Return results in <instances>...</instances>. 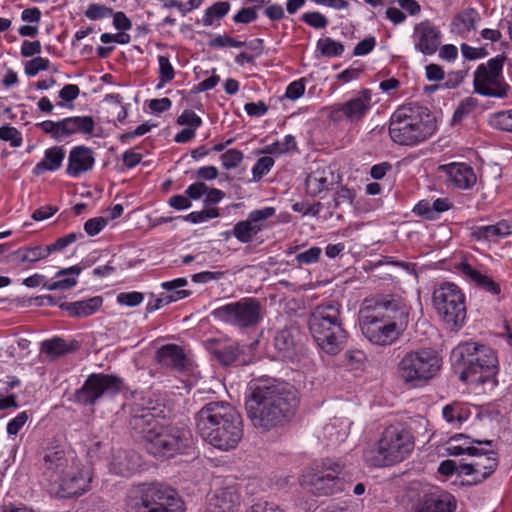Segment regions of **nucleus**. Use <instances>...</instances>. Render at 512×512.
<instances>
[{"mask_svg": "<svg viewBox=\"0 0 512 512\" xmlns=\"http://www.w3.org/2000/svg\"><path fill=\"white\" fill-rule=\"evenodd\" d=\"M106 224L107 220L103 217L91 218L84 223V230L89 236H95L102 231Z\"/></svg>", "mask_w": 512, "mask_h": 512, "instance_id": "338daca9", "label": "nucleus"}, {"mask_svg": "<svg viewBox=\"0 0 512 512\" xmlns=\"http://www.w3.org/2000/svg\"><path fill=\"white\" fill-rule=\"evenodd\" d=\"M187 284V279L183 277L161 283V287L166 291L164 294L169 304L187 298L191 295V291L181 289Z\"/></svg>", "mask_w": 512, "mask_h": 512, "instance_id": "58836bf2", "label": "nucleus"}, {"mask_svg": "<svg viewBox=\"0 0 512 512\" xmlns=\"http://www.w3.org/2000/svg\"><path fill=\"white\" fill-rule=\"evenodd\" d=\"M372 92L362 89L343 103L333 104L326 108L328 118L334 123H346L357 126L372 109Z\"/></svg>", "mask_w": 512, "mask_h": 512, "instance_id": "2eb2a0df", "label": "nucleus"}, {"mask_svg": "<svg viewBox=\"0 0 512 512\" xmlns=\"http://www.w3.org/2000/svg\"><path fill=\"white\" fill-rule=\"evenodd\" d=\"M452 358L463 362L460 380L471 384H485L497 374L495 352L485 345L465 343L452 351Z\"/></svg>", "mask_w": 512, "mask_h": 512, "instance_id": "6e6552de", "label": "nucleus"}, {"mask_svg": "<svg viewBox=\"0 0 512 512\" xmlns=\"http://www.w3.org/2000/svg\"><path fill=\"white\" fill-rule=\"evenodd\" d=\"M92 476L72 453L56 446L45 449L40 463V482L59 499L80 496L90 486Z\"/></svg>", "mask_w": 512, "mask_h": 512, "instance_id": "7ed1b4c3", "label": "nucleus"}, {"mask_svg": "<svg viewBox=\"0 0 512 512\" xmlns=\"http://www.w3.org/2000/svg\"><path fill=\"white\" fill-rule=\"evenodd\" d=\"M246 43L243 41H239L233 37L227 35H217L213 39L209 41V46L211 48H225V47H234L239 48L245 46Z\"/></svg>", "mask_w": 512, "mask_h": 512, "instance_id": "13d9d810", "label": "nucleus"}, {"mask_svg": "<svg viewBox=\"0 0 512 512\" xmlns=\"http://www.w3.org/2000/svg\"><path fill=\"white\" fill-rule=\"evenodd\" d=\"M65 158V151L60 146L48 148L44 152V158L33 168V174L40 176L47 171H57L61 168Z\"/></svg>", "mask_w": 512, "mask_h": 512, "instance_id": "f704fd0d", "label": "nucleus"}, {"mask_svg": "<svg viewBox=\"0 0 512 512\" xmlns=\"http://www.w3.org/2000/svg\"><path fill=\"white\" fill-rule=\"evenodd\" d=\"M275 213L276 209L274 207H264L251 211L247 219L258 232H261L266 227V220L274 216Z\"/></svg>", "mask_w": 512, "mask_h": 512, "instance_id": "37998d69", "label": "nucleus"}, {"mask_svg": "<svg viewBox=\"0 0 512 512\" xmlns=\"http://www.w3.org/2000/svg\"><path fill=\"white\" fill-rule=\"evenodd\" d=\"M122 380L114 375L103 373L90 374L84 384L75 392V402L80 405H94L104 395L120 392Z\"/></svg>", "mask_w": 512, "mask_h": 512, "instance_id": "dca6fc26", "label": "nucleus"}, {"mask_svg": "<svg viewBox=\"0 0 512 512\" xmlns=\"http://www.w3.org/2000/svg\"><path fill=\"white\" fill-rule=\"evenodd\" d=\"M83 234L81 232H72L63 237L58 238L54 243L47 245L49 248V254L53 252H59L65 249L70 244L74 243L76 240L83 238Z\"/></svg>", "mask_w": 512, "mask_h": 512, "instance_id": "864d4df0", "label": "nucleus"}, {"mask_svg": "<svg viewBox=\"0 0 512 512\" xmlns=\"http://www.w3.org/2000/svg\"><path fill=\"white\" fill-rule=\"evenodd\" d=\"M472 415L471 407L462 402L454 401L442 409L445 421L454 428H460Z\"/></svg>", "mask_w": 512, "mask_h": 512, "instance_id": "c9c22d12", "label": "nucleus"}, {"mask_svg": "<svg viewBox=\"0 0 512 512\" xmlns=\"http://www.w3.org/2000/svg\"><path fill=\"white\" fill-rule=\"evenodd\" d=\"M437 173L449 185L461 190L471 189L477 181L474 169L463 162H451L439 165Z\"/></svg>", "mask_w": 512, "mask_h": 512, "instance_id": "aec40b11", "label": "nucleus"}, {"mask_svg": "<svg viewBox=\"0 0 512 512\" xmlns=\"http://www.w3.org/2000/svg\"><path fill=\"white\" fill-rule=\"evenodd\" d=\"M302 21L315 29H324L328 25V19L317 11L304 13Z\"/></svg>", "mask_w": 512, "mask_h": 512, "instance_id": "052dcab7", "label": "nucleus"}, {"mask_svg": "<svg viewBox=\"0 0 512 512\" xmlns=\"http://www.w3.org/2000/svg\"><path fill=\"white\" fill-rule=\"evenodd\" d=\"M435 132L434 117L422 106H401L391 115L389 135L396 144L416 146L429 139Z\"/></svg>", "mask_w": 512, "mask_h": 512, "instance_id": "39448f33", "label": "nucleus"}, {"mask_svg": "<svg viewBox=\"0 0 512 512\" xmlns=\"http://www.w3.org/2000/svg\"><path fill=\"white\" fill-rule=\"evenodd\" d=\"M28 420V414L26 411L18 413L13 419L7 424V433L9 436H16L18 432L23 428Z\"/></svg>", "mask_w": 512, "mask_h": 512, "instance_id": "69168bd1", "label": "nucleus"}, {"mask_svg": "<svg viewBox=\"0 0 512 512\" xmlns=\"http://www.w3.org/2000/svg\"><path fill=\"white\" fill-rule=\"evenodd\" d=\"M162 414L160 406L136 405L132 410L130 427L154 456L170 458L185 453L192 445L191 432L185 427L162 424Z\"/></svg>", "mask_w": 512, "mask_h": 512, "instance_id": "f03ea898", "label": "nucleus"}, {"mask_svg": "<svg viewBox=\"0 0 512 512\" xmlns=\"http://www.w3.org/2000/svg\"><path fill=\"white\" fill-rule=\"evenodd\" d=\"M177 123L179 125L188 126L187 128L196 130L198 127L202 125V120L194 111L186 109L177 118Z\"/></svg>", "mask_w": 512, "mask_h": 512, "instance_id": "e2e57ef3", "label": "nucleus"}, {"mask_svg": "<svg viewBox=\"0 0 512 512\" xmlns=\"http://www.w3.org/2000/svg\"><path fill=\"white\" fill-rule=\"evenodd\" d=\"M158 64H159V85L158 87H161L162 85L172 81L175 77V71L170 63V60L167 56L159 55L158 56Z\"/></svg>", "mask_w": 512, "mask_h": 512, "instance_id": "09e8293b", "label": "nucleus"}, {"mask_svg": "<svg viewBox=\"0 0 512 512\" xmlns=\"http://www.w3.org/2000/svg\"><path fill=\"white\" fill-rule=\"evenodd\" d=\"M412 40L417 52L433 55L441 45L442 33L438 26L425 20L415 25Z\"/></svg>", "mask_w": 512, "mask_h": 512, "instance_id": "412c9836", "label": "nucleus"}, {"mask_svg": "<svg viewBox=\"0 0 512 512\" xmlns=\"http://www.w3.org/2000/svg\"><path fill=\"white\" fill-rule=\"evenodd\" d=\"M258 17L256 9L253 7L242 8L237 14L233 16L235 23L248 24L255 21Z\"/></svg>", "mask_w": 512, "mask_h": 512, "instance_id": "774afa93", "label": "nucleus"}, {"mask_svg": "<svg viewBox=\"0 0 512 512\" xmlns=\"http://www.w3.org/2000/svg\"><path fill=\"white\" fill-rule=\"evenodd\" d=\"M453 497L445 492H433L425 495L419 502L416 512H454Z\"/></svg>", "mask_w": 512, "mask_h": 512, "instance_id": "cd10ccee", "label": "nucleus"}, {"mask_svg": "<svg viewBox=\"0 0 512 512\" xmlns=\"http://www.w3.org/2000/svg\"><path fill=\"white\" fill-rule=\"evenodd\" d=\"M342 465L332 459H324L320 463H314L301 475L299 482L302 487L311 493L328 496L343 490L342 480L339 474Z\"/></svg>", "mask_w": 512, "mask_h": 512, "instance_id": "f8f14e48", "label": "nucleus"}, {"mask_svg": "<svg viewBox=\"0 0 512 512\" xmlns=\"http://www.w3.org/2000/svg\"><path fill=\"white\" fill-rule=\"evenodd\" d=\"M473 460L470 463L460 464V473L471 476L469 485H477L489 478L499 465L498 453L493 447L478 448V453L472 454Z\"/></svg>", "mask_w": 512, "mask_h": 512, "instance_id": "6ab92c4d", "label": "nucleus"}, {"mask_svg": "<svg viewBox=\"0 0 512 512\" xmlns=\"http://www.w3.org/2000/svg\"><path fill=\"white\" fill-rule=\"evenodd\" d=\"M0 140L8 142L12 148H19L23 143L22 133L10 124L0 126Z\"/></svg>", "mask_w": 512, "mask_h": 512, "instance_id": "a18cd8bd", "label": "nucleus"}, {"mask_svg": "<svg viewBox=\"0 0 512 512\" xmlns=\"http://www.w3.org/2000/svg\"><path fill=\"white\" fill-rule=\"evenodd\" d=\"M140 465V458L133 451L117 450L113 453L110 462V471L116 475L129 476L135 472Z\"/></svg>", "mask_w": 512, "mask_h": 512, "instance_id": "c85d7f7f", "label": "nucleus"}, {"mask_svg": "<svg viewBox=\"0 0 512 512\" xmlns=\"http://www.w3.org/2000/svg\"><path fill=\"white\" fill-rule=\"evenodd\" d=\"M81 268L78 265L71 266L69 268L61 269L56 273L58 280L50 282L47 285V290H68L76 286L77 276L81 273Z\"/></svg>", "mask_w": 512, "mask_h": 512, "instance_id": "4c0bfd02", "label": "nucleus"}, {"mask_svg": "<svg viewBox=\"0 0 512 512\" xmlns=\"http://www.w3.org/2000/svg\"><path fill=\"white\" fill-rule=\"evenodd\" d=\"M433 306L452 331H458L466 321L465 295L462 290L452 282L439 284L432 294Z\"/></svg>", "mask_w": 512, "mask_h": 512, "instance_id": "9b49d317", "label": "nucleus"}, {"mask_svg": "<svg viewBox=\"0 0 512 512\" xmlns=\"http://www.w3.org/2000/svg\"><path fill=\"white\" fill-rule=\"evenodd\" d=\"M245 399L247 416L261 432L283 426L297 407L296 393L285 383L271 379L251 381Z\"/></svg>", "mask_w": 512, "mask_h": 512, "instance_id": "f257e3e1", "label": "nucleus"}, {"mask_svg": "<svg viewBox=\"0 0 512 512\" xmlns=\"http://www.w3.org/2000/svg\"><path fill=\"white\" fill-rule=\"evenodd\" d=\"M49 66H50L49 59L43 58V57H35L26 63L25 73L28 76H35L40 71L47 70L49 68Z\"/></svg>", "mask_w": 512, "mask_h": 512, "instance_id": "680f3d73", "label": "nucleus"}, {"mask_svg": "<svg viewBox=\"0 0 512 512\" xmlns=\"http://www.w3.org/2000/svg\"><path fill=\"white\" fill-rule=\"evenodd\" d=\"M442 367L441 358L429 348L404 354L396 367L397 377L406 386L420 388L436 377Z\"/></svg>", "mask_w": 512, "mask_h": 512, "instance_id": "9d476101", "label": "nucleus"}, {"mask_svg": "<svg viewBox=\"0 0 512 512\" xmlns=\"http://www.w3.org/2000/svg\"><path fill=\"white\" fill-rule=\"evenodd\" d=\"M317 49L325 57H338L344 52V46L341 42L332 38H321L317 41Z\"/></svg>", "mask_w": 512, "mask_h": 512, "instance_id": "c03bdc74", "label": "nucleus"}, {"mask_svg": "<svg viewBox=\"0 0 512 512\" xmlns=\"http://www.w3.org/2000/svg\"><path fill=\"white\" fill-rule=\"evenodd\" d=\"M156 359L164 367L182 371L186 365V355L182 347L176 344H167L156 352Z\"/></svg>", "mask_w": 512, "mask_h": 512, "instance_id": "473e14b6", "label": "nucleus"}, {"mask_svg": "<svg viewBox=\"0 0 512 512\" xmlns=\"http://www.w3.org/2000/svg\"><path fill=\"white\" fill-rule=\"evenodd\" d=\"M210 315L217 321L241 329L257 326L262 320V305L257 298L244 297L211 311Z\"/></svg>", "mask_w": 512, "mask_h": 512, "instance_id": "4468645a", "label": "nucleus"}, {"mask_svg": "<svg viewBox=\"0 0 512 512\" xmlns=\"http://www.w3.org/2000/svg\"><path fill=\"white\" fill-rule=\"evenodd\" d=\"M103 298L94 296L85 300L64 303L61 308L66 310L70 316L85 318L95 314L102 306Z\"/></svg>", "mask_w": 512, "mask_h": 512, "instance_id": "72a5a7b5", "label": "nucleus"}, {"mask_svg": "<svg viewBox=\"0 0 512 512\" xmlns=\"http://www.w3.org/2000/svg\"><path fill=\"white\" fill-rule=\"evenodd\" d=\"M414 449L411 431L401 423L386 426L376 445L364 452V460L373 467H387L407 459Z\"/></svg>", "mask_w": 512, "mask_h": 512, "instance_id": "0eeeda50", "label": "nucleus"}, {"mask_svg": "<svg viewBox=\"0 0 512 512\" xmlns=\"http://www.w3.org/2000/svg\"><path fill=\"white\" fill-rule=\"evenodd\" d=\"M338 176L328 166H318L312 170L305 181L306 191L311 196H316L329 190L336 182Z\"/></svg>", "mask_w": 512, "mask_h": 512, "instance_id": "393cba45", "label": "nucleus"}, {"mask_svg": "<svg viewBox=\"0 0 512 512\" xmlns=\"http://www.w3.org/2000/svg\"><path fill=\"white\" fill-rule=\"evenodd\" d=\"M308 327L314 341L325 353L336 355L343 349L347 332L343 328L338 302L316 306L309 315Z\"/></svg>", "mask_w": 512, "mask_h": 512, "instance_id": "423d86ee", "label": "nucleus"}, {"mask_svg": "<svg viewBox=\"0 0 512 512\" xmlns=\"http://www.w3.org/2000/svg\"><path fill=\"white\" fill-rule=\"evenodd\" d=\"M505 57L497 55L477 66L473 74L474 92L484 96L503 99L508 96L510 86L503 75Z\"/></svg>", "mask_w": 512, "mask_h": 512, "instance_id": "ddd939ff", "label": "nucleus"}, {"mask_svg": "<svg viewBox=\"0 0 512 512\" xmlns=\"http://www.w3.org/2000/svg\"><path fill=\"white\" fill-rule=\"evenodd\" d=\"M112 15L113 9L102 4H90L85 11V16L90 20L104 19Z\"/></svg>", "mask_w": 512, "mask_h": 512, "instance_id": "6e6d98bb", "label": "nucleus"}, {"mask_svg": "<svg viewBox=\"0 0 512 512\" xmlns=\"http://www.w3.org/2000/svg\"><path fill=\"white\" fill-rule=\"evenodd\" d=\"M59 141L75 134L92 135L95 121L91 116H73L59 120Z\"/></svg>", "mask_w": 512, "mask_h": 512, "instance_id": "a878e982", "label": "nucleus"}, {"mask_svg": "<svg viewBox=\"0 0 512 512\" xmlns=\"http://www.w3.org/2000/svg\"><path fill=\"white\" fill-rule=\"evenodd\" d=\"M230 7V3L226 1L216 2L208 7L202 19L204 26H211L215 19H221L226 16Z\"/></svg>", "mask_w": 512, "mask_h": 512, "instance_id": "a19ab883", "label": "nucleus"}, {"mask_svg": "<svg viewBox=\"0 0 512 512\" xmlns=\"http://www.w3.org/2000/svg\"><path fill=\"white\" fill-rule=\"evenodd\" d=\"M243 153L237 149H229L224 152L221 156V162L226 170L236 168L243 160Z\"/></svg>", "mask_w": 512, "mask_h": 512, "instance_id": "5fc2aeb1", "label": "nucleus"}, {"mask_svg": "<svg viewBox=\"0 0 512 512\" xmlns=\"http://www.w3.org/2000/svg\"><path fill=\"white\" fill-rule=\"evenodd\" d=\"M219 215V210L217 208H206L201 211L191 212L185 216L184 219L191 223L198 224L209 219L217 218Z\"/></svg>", "mask_w": 512, "mask_h": 512, "instance_id": "603ef678", "label": "nucleus"}, {"mask_svg": "<svg viewBox=\"0 0 512 512\" xmlns=\"http://www.w3.org/2000/svg\"><path fill=\"white\" fill-rule=\"evenodd\" d=\"M355 197L354 191L341 187L335 194L333 200L328 203V208L337 209L341 204L349 203L352 204Z\"/></svg>", "mask_w": 512, "mask_h": 512, "instance_id": "bf43d9fd", "label": "nucleus"}, {"mask_svg": "<svg viewBox=\"0 0 512 512\" xmlns=\"http://www.w3.org/2000/svg\"><path fill=\"white\" fill-rule=\"evenodd\" d=\"M480 19V14L476 9L467 8L453 17L450 31L461 38H468L470 32L476 29V24Z\"/></svg>", "mask_w": 512, "mask_h": 512, "instance_id": "2f4dec72", "label": "nucleus"}, {"mask_svg": "<svg viewBox=\"0 0 512 512\" xmlns=\"http://www.w3.org/2000/svg\"><path fill=\"white\" fill-rule=\"evenodd\" d=\"M351 425L347 418H333L323 427L324 437L333 444L341 443L349 435Z\"/></svg>", "mask_w": 512, "mask_h": 512, "instance_id": "e433bc0d", "label": "nucleus"}, {"mask_svg": "<svg viewBox=\"0 0 512 512\" xmlns=\"http://www.w3.org/2000/svg\"><path fill=\"white\" fill-rule=\"evenodd\" d=\"M126 512H184L175 490L157 483L133 488L126 500Z\"/></svg>", "mask_w": 512, "mask_h": 512, "instance_id": "1a4fd4ad", "label": "nucleus"}, {"mask_svg": "<svg viewBox=\"0 0 512 512\" xmlns=\"http://www.w3.org/2000/svg\"><path fill=\"white\" fill-rule=\"evenodd\" d=\"M144 300V295L141 292L132 291V292H122L117 296V301L121 305H125L128 307H135L142 303Z\"/></svg>", "mask_w": 512, "mask_h": 512, "instance_id": "0e129e2a", "label": "nucleus"}, {"mask_svg": "<svg viewBox=\"0 0 512 512\" xmlns=\"http://www.w3.org/2000/svg\"><path fill=\"white\" fill-rule=\"evenodd\" d=\"M512 234V223L502 220L493 225L475 226L472 228L471 236L478 240L496 242Z\"/></svg>", "mask_w": 512, "mask_h": 512, "instance_id": "7c9ffc66", "label": "nucleus"}, {"mask_svg": "<svg viewBox=\"0 0 512 512\" xmlns=\"http://www.w3.org/2000/svg\"><path fill=\"white\" fill-rule=\"evenodd\" d=\"M243 352L238 342H232L214 350L215 357L221 364L228 366L234 363Z\"/></svg>", "mask_w": 512, "mask_h": 512, "instance_id": "ea45409f", "label": "nucleus"}, {"mask_svg": "<svg viewBox=\"0 0 512 512\" xmlns=\"http://www.w3.org/2000/svg\"><path fill=\"white\" fill-rule=\"evenodd\" d=\"M94 165L95 157L93 150L84 145L75 146L69 152L66 173L70 177L78 178L92 170Z\"/></svg>", "mask_w": 512, "mask_h": 512, "instance_id": "5701e85b", "label": "nucleus"}, {"mask_svg": "<svg viewBox=\"0 0 512 512\" xmlns=\"http://www.w3.org/2000/svg\"><path fill=\"white\" fill-rule=\"evenodd\" d=\"M240 496L234 487L216 490L208 497L206 512H237Z\"/></svg>", "mask_w": 512, "mask_h": 512, "instance_id": "b1692460", "label": "nucleus"}, {"mask_svg": "<svg viewBox=\"0 0 512 512\" xmlns=\"http://www.w3.org/2000/svg\"><path fill=\"white\" fill-rule=\"evenodd\" d=\"M273 166L274 159L272 157L264 156L259 158L252 168V180L255 182L261 180L263 176L270 172Z\"/></svg>", "mask_w": 512, "mask_h": 512, "instance_id": "8fccbe9b", "label": "nucleus"}, {"mask_svg": "<svg viewBox=\"0 0 512 512\" xmlns=\"http://www.w3.org/2000/svg\"><path fill=\"white\" fill-rule=\"evenodd\" d=\"M258 233L248 219L237 222L231 232L241 243H250Z\"/></svg>", "mask_w": 512, "mask_h": 512, "instance_id": "79ce46f5", "label": "nucleus"}, {"mask_svg": "<svg viewBox=\"0 0 512 512\" xmlns=\"http://www.w3.org/2000/svg\"><path fill=\"white\" fill-rule=\"evenodd\" d=\"M201 438L222 451L235 449L243 437V421L238 411L226 401L204 404L194 416Z\"/></svg>", "mask_w": 512, "mask_h": 512, "instance_id": "20e7f679", "label": "nucleus"}, {"mask_svg": "<svg viewBox=\"0 0 512 512\" xmlns=\"http://www.w3.org/2000/svg\"><path fill=\"white\" fill-rule=\"evenodd\" d=\"M302 338L299 328L291 325L277 331L274 346L281 357L292 360L302 353Z\"/></svg>", "mask_w": 512, "mask_h": 512, "instance_id": "4be33fe9", "label": "nucleus"}, {"mask_svg": "<svg viewBox=\"0 0 512 512\" xmlns=\"http://www.w3.org/2000/svg\"><path fill=\"white\" fill-rule=\"evenodd\" d=\"M478 105V101L476 98L473 97H467L464 100L460 102L458 107L456 108L454 114H453V121L459 122L461 121L465 116L470 114Z\"/></svg>", "mask_w": 512, "mask_h": 512, "instance_id": "3c124183", "label": "nucleus"}, {"mask_svg": "<svg viewBox=\"0 0 512 512\" xmlns=\"http://www.w3.org/2000/svg\"><path fill=\"white\" fill-rule=\"evenodd\" d=\"M41 350L50 356H60L70 352L72 349L63 339L55 337L53 339L44 341L42 343Z\"/></svg>", "mask_w": 512, "mask_h": 512, "instance_id": "de8ad7c7", "label": "nucleus"}, {"mask_svg": "<svg viewBox=\"0 0 512 512\" xmlns=\"http://www.w3.org/2000/svg\"><path fill=\"white\" fill-rule=\"evenodd\" d=\"M371 310L402 333L408 327L411 307L400 295L388 294L377 298Z\"/></svg>", "mask_w": 512, "mask_h": 512, "instance_id": "a211bd4d", "label": "nucleus"}, {"mask_svg": "<svg viewBox=\"0 0 512 512\" xmlns=\"http://www.w3.org/2000/svg\"><path fill=\"white\" fill-rule=\"evenodd\" d=\"M366 307L360 318V328L364 337L373 345L389 346L398 340L403 334L392 324L384 322V319L374 311Z\"/></svg>", "mask_w": 512, "mask_h": 512, "instance_id": "f3484780", "label": "nucleus"}, {"mask_svg": "<svg viewBox=\"0 0 512 512\" xmlns=\"http://www.w3.org/2000/svg\"><path fill=\"white\" fill-rule=\"evenodd\" d=\"M489 123L495 129L512 132V109L494 113L491 115Z\"/></svg>", "mask_w": 512, "mask_h": 512, "instance_id": "49530a36", "label": "nucleus"}, {"mask_svg": "<svg viewBox=\"0 0 512 512\" xmlns=\"http://www.w3.org/2000/svg\"><path fill=\"white\" fill-rule=\"evenodd\" d=\"M474 444L494 447L492 440L480 441L471 439L465 434H455L447 441L446 451L450 456H461L463 454L471 456L472 454L478 453V447H476Z\"/></svg>", "mask_w": 512, "mask_h": 512, "instance_id": "bb28decb", "label": "nucleus"}, {"mask_svg": "<svg viewBox=\"0 0 512 512\" xmlns=\"http://www.w3.org/2000/svg\"><path fill=\"white\" fill-rule=\"evenodd\" d=\"M322 250L320 247H311L308 250L298 253L295 261L299 266L317 263L320 259Z\"/></svg>", "mask_w": 512, "mask_h": 512, "instance_id": "4d7b16f0", "label": "nucleus"}, {"mask_svg": "<svg viewBox=\"0 0 512 512\" xmlns=\"http://www.w3.org/2000/svg\"><path fill=\"white\" fill-rule=\"evenodd\" d=\"M458 272L464 276L467 280L473 282L479 288L491 293L492 295H498L501 292L499 284H497L488 275L482 274L479 270L472 267L467 262H461L457 265Z\"/></svg>", "mask_w": 512, "mask_h": 512, "instance_id": "c756f323", "label": "nucleus"}]
</instances>
